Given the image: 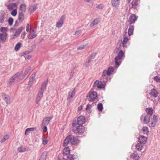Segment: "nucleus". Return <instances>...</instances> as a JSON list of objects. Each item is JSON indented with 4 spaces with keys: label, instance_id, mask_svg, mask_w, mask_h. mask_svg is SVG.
Wrapping results in <instances>:
<instances>
[{
    "label": "nucleus",
    "instance_id": "1",
    "mask_svg": "<svg viewBox=\"0 0 160 160\" xmlns=\"http://www.w3.org/2000/svg\"><path fill=\"white\" fill-rule=\"evenodd\" d=\"M69 142L72 144H76L79 142V141L76 137L73 135H69L64 140L63 144V146H67Z\"/></svg>",
    "mask_w": 160,
    "mask_h": 160
},
{
    "label": "nucleus",
    "instance_id": "2",
    "mask_svg": "<svg viewBox=\"0 0 160 160\" xmlns=\"http://www.w3.org/2000/svg\"><path fill=\"white\" fill-rule=\"evenodd\" d=\"M72 125L73 127V131L74 133L80 134L84 132L85 128L82 125L76 124V122L72 123Z\"/></svg>",
    "mask_w": 160,
    "mask_h": 160
},
{
    "label": "nucleus",
    "instance_id": "3",
    "mask_svg": "<svg viewBox=\"0 0 160 160\" xmlns=\"http://www.w3.org/2000/svg\"><path fill=\"white\" fill-rule=\"evenodd\" d=\"M124 53L122 50H120L118 55L115 58V62L116 65H119L121 62V59L124 55Z\"/></svg>",
    "mask_w": 160,
    "mask_h": 160
},
{
    "label": "nucleus",
    "instance_id": "4",
    "mask_svg": "<svg viewBox=\"0 0 160 160\" xmlns=\"http://www.w3.org/2000/svg\"><path fill=\"white\" fill-rule=\"evenodd\" d=\"M97 96V92L95 91H90L87 96L89 100L93 101L94 100Z\"/></svg>",
    "mask_w": 160,
    "mask_h": 160
},
{
    "label": "nucleus",
    "instance_id": "5",
    "mask_svg": "<svg viewBox=\"0 0 160 160\" xmlns=\"http://www.w3.org/2000/svg\"><path fill=\"white\" fill-rule=\"evenodd\" d=\"M105 82L104 81H100L98 80H96L94 83L93 86L94 87H97L98 88H102L105 87Z\"/></svg>",
    "mask_w": 160,
    "mask_h": 160
},
{
    "label": "nucleus",
    "instance_id": "6",
    "mask_svg": "<svg viewBox=\"0 0 160 160\" xmlns=\"http://www.w3.org/2000/svg\"><path fill=\"white\" fill-rule=\"evenodd\" d=\"M76 92V89L75 88H73L69 92L67 99V102H70L71 99L74 97Z\"/></svg>",
    "mask_w": 160,
    "mask_h": 160
},
{
    "label": "nucleus",
    "instance_id": "7",
    "mask_svg": "<svg viewBox=\"0 0 160 160\" xmlns=\"http://www.w3.org/2000/svg\"><path fill=\"white\" fill-rule=\"evenodd\" d=\"M138 17H136L135 15H132L129 17L128 22L130 24H134L137 20Z\"/></svg>",
    "mask_w": 160,
    "mask_h": 160
},
{
    "label": "nucleus",
    "instance_id": "8",
    "mask_svg": "<svg viewBox=\"0 0 160 160\" xmlns=\"http://www.w3.org/2000/svg\"><path fill=\"white\" fill-rule=\"evenodd\" d=\"M65 18V15H62L60 18V20L56 24V27L60 28L62 27L63 23V21Z\"/></svg>",
    "mask_w": 160,
    "mask_h": 160
},
{
    "label": "nucleus",
    "instance_id": "9",
    "mask_svg": "<svg viewBox=\"0 0 160 160\" xmlns=\"http://www.w3.org/2000/svg\"><path fill=\"white\" fill-rule=\"evenodd\" d=\"M85 122V118L83 116H81L78 118L77 122L76 123V124L82 125Z\"/></svg>",
    "mask_w": 160,
    "mask_h": 160
},
{
    "label": "nucleus",
    "instance_id": "10",
    "mask_svg": "<svg viewBox=\"0 0 160 160\" xmlns=\"http://www.w3.org/2000/svg\"><path fill=\"white\" fill-rule=\"evenodd\" d=\"M21 73L18 72L16 74L13 75L9 80L8 82L9 85H11L13 82V80L16 79L18 77L20 76Z\"/></svg>",
    "mask_w": 160,
    "mask_h": 160
},
{
    "label": "nucleus",
    "instance_id": "11",
    "mask_svg": "<svg viewBox=\"0 0 160 160\" xmlns=\"http://www.w3.org/2000/svg\"><path fill=\"white\" fill-rule=\"evenodd\" d=\"M7 7L9 11H11L15 9H17V5L14 3H10L7 6Z\"/></svg>",
    "mask_w": 160,
    "mask_h": 160
},
{
    "label": "nucleus",
    "instance_id": "12",
    "mask_svg": "<svg viewBox=\"0 0 160 160\" xmlns=\"http://www.w3.org/2000/svg\"><path fill=\"white\" fill-rule=\"evenodd\" d=\"M147 140V138L143 135H140L138 138V141L141 143H145Z\"/></svg>",
    "mask_w": 160,
    "mask_h": 160
},
{
    "label": "nucleus",
    "instance_id": "13",
    "mask_svg": "<svg viewBox=\"0 0 160 160\" xmlns=\"http://www.w3.org/2000/svg\"><path fill=\"white\" fill-rule=\"evenodd\" d=\"M158 94V93L157 91L154 89H152L151 90L149 94L151 96V97H154V98H156Z\"/></svg>",
    "mask_w": 160,
    "mask_h": 160
},
{
    "label": "nucleus",
    "instance_id": "14",
    "mask_svg": "<svg viewBox=\"0 0 160 160\" xmlns=\"http://www.w3.org/2000/svg\"><path fill=\"white\" fill-rule=\"evenodd\" d=\"M24 29V28L23 27H21L18 28L15 32L13 38H14L18 37L21 33V32Z\"/></svg>",
    "mask_w": 160,
    "mask_h": 160
},
{
    "label": "nucleus",
    "instance_id": "15",
    "mask_svg": "<svg viewBox=\"0 0 160 160\" xmlns=\"http://www.w3.org/2000/svg\"><path fill=\"white\" fill-rule=\"evenodd\" d=\"M2 98L5 101L7 104H10V97L8 95L4 94L2 95Z\"/></svg>",
    "mask_w": 160,
    "mask_h": 160
},
{
    "label": "nucleus",
    "instance_id": "16",
    "mask_svg": "<svg viewBox=\"0 0 160 160\" xmlns=\"http://www.w3.org/2000/svg\"><path fill=\"white\" fill-rule=\"evenodd\" d=\"M52 118V117H46L43 120L42 124L43 125H48L49 123L50 120Z\"/></svg>",
    "mask_w": 160,
    "mask_h": 160
},
{
    "label": "nucleus",
    "instance_id": "17",
    "mask_svg": "<svg viewBox=\"0 0 160 160\" xmlns=\"http://www.w3.org/2000/svg\"><path fill=\"white\" fill-rule=\"evenodd\" d=\"M30 34L28 35V38L29 39H32L35 38L37 36V34H36V32L34 31V30H30Z\"/></svg>",
    "mask_w": 160,
    "mask_h": 160
},
{
    "label": "nucleus",
    "instance_id": "18",
    "mask_svg": "<svg viewBox=\"0 0 160 160\" xmlns=\"http://www.w3.org/2000/svg\"><path fill=\"white\" fill-rule=\"evenodd\" d=\"M7 34L6 33H0V39L1 42L4 43L6 39Z\"/></svg>",
    "mask_w": 160,
    "mask_h": 160
},
{
    "label": "nucleus",
    "instance_id": "19",
    "mask_svg": "<svg viewBox=\"0 0 160 160\" xmlns=\"http://www.w3.org/2000/svg\"><path fill=\"white\" fill-rule=\"evenodd\" d=\"M43 92L40 91L38 93L36 98V103H38L39 102L40 100L42 97Z\"/></svg>",
    "mask_w": 160,
    "mask_h": 160
},
{
    "label": "nucleus",
    "instance_id": "20",
    "mask_svg": "<svg viewBox=\"0 0 160 160\" xmlns=\"http://www.w3.org/2000/svg\"><path fill=\"white\" fill-rule=\"evenodd\" d=\"M143 118V122L145 124L148 123L150 121V116L148 115H146L145 117H143L142 116L141 117V118L142 119Z\"/></svg>",
    "mask_w": 160,
    "mask_h": 160
},
{
    "label": "nucleus",
    "instance_id": "21",
    "mask_svg": "<svg viewBox=\"0 0 160 160\" xmlns=\"http://www.w3.org/2000/svg\"><path fill=\"white\" fill-rule=\"evenodd\" d=\"M129 38L125 36L124 35V36L122 42V44L123 47H126L127 46V43L129 41Z\"/></svg>",
    "mask_w": 160,
    "mask_h": 160
},
{
    "label": "nucleus",
    "instance_id": "22",
    "mask_svg": "<svg viewBox=\"0 0 160 160\" xmlns=\"http://www.w3.org/2000/svg\"><path fill=\"white\" fill-rule=\"evenodd\" d=\"M111 3L113 6L117 7L119 5L120 0H111Z\"/></svg>",
    "mask_w": 160,
    "mask_h": 160
},
{
    "label": "nucleus",
    "instance_id": "23",
    "mask_svg": "<svg viewBox=\"0 0 160 160\" xmlns=\"http://www.w3.org/2000/svg\"><path fill=\"white\" fill-rule=\"evenodd\" d=\"M100 22V20L99 18H96L94 19L92 23H91L90 26L91 27H93L95 25L97 24Z\"/></svg>",
    "mask_w": 160,
    "mask_h": 160
},
{
    "label": "nucleus",
    "instance_id": "24",
    "mask_svg": "<svg viewBox=\"0 0 160 160\" xmlns=\"http://www.w3.org/2000/svg\"><path fill=\"white\" fill-rule=\"evenodd\" d=\"M139 0H133L131 2L132 7L133 8H136L139 4Z\"/></svg>",
    "mask_w": 160,
    "mask_h": 160
},
{
    "label": "nucleus",
    "instance_id": "25",
    "mask_svg": "<svg viewBox=\"0 0 160 160\" xmlns=\"http://www.w3.org/2000/svg\"><path fill=\"white\" fill-rule=\"evenodd\" d=\"M134 29V28L133 26H131L129 27L128 32V34L129 36H130L133 34Z\"/></svg>",
    "mask_w": 160,
    "mask_h": 160
},
{
    "label": "nucleus",
    "instance_id": "26",
    "mask_svg": "<svg viewBox=\"0 0 160 160\" xmlns=\"http://www.w3.org/2000/svg\"><path fill=\"white\" fill-rule=\"evenodd\" d=\"M70 149L68 147L65 148L63 150V153L64 155H67L69 153Z\"/></svg>",
    "mask_w": 160,
    "mask_h": 160
},
{
    "label": "nucleus",
    "instance_id": "27",
    "mask_svg": "<svg viewBox=\"0 0 160 160\" xmlns=\"http://www.w3.org/2000/svg\"><path fill=\"white\" fill-rule=\"evenodd\" d=\"M24 15L22 12H19L18 15V19L20 22H22L24 18Z\"/></svg>",
    "mask_w": 160,
    "mask_h": 160
},
{
    "label": "nucleus",
    "instance_id": "28",
    "mask_svg": "<svg viewBox=\"0 0 160 160\" xmlns=\"http://www.w3.org/2000/svg\"><path fill=\"white\" fill-rule=\"evenodd\" d=\"M28 150V148L23 147L22 146L18 148V151L19 152H23L26 151Z\"/></svg>",
    "mask_w": 160,
    "mask_h": 160
},
{
    "label": "nucleus",
    "instance_id": "29",
    "mask_svg": "<svg viewBox=\"0 0 160 160\" xmlns=\"http://www.w3.org/2000/svg\"><path fill=\"white\" fill-rule=\"evenodd\" d=\"M146 111L147 114L150 115V116H151L153 113V110L152 108H146Z\"/></svg>",
    "mask_w": 160,
    "mask_h": 160
},
{
    "label": "nucleus",
    "instance_id": "30",
    "mask_svg": "<svg viewBox=\"0 0 160 160\" xmlns=\"http://www.w3.org/2000/svg\"><path fill=\"white\" fill-rule=\"evenodd\" d=\"M47 84V82H44L42 84V87L41 88L40 91L42 92L44 91V90L46 89V86Z\"/></svg>",
    "mask_w": 160,
    "mask_h": 160
},
{
    "label": "nucleus",
    "instance_id": "31",
    "mask_svg": "<svg viewBox=\"0 0 160 160\" xmlns=\"http://www.w3.org/2000/svg\"><path fill=\"white\" fill-rule=\"evenodd\" d=\"M142 147L143 145H142L139 143H138L136 145V149L139 151H140L142 150Z\"/></svg>",
    "mask_w": 160,
    "mask_h": 160
},
{
    "label": "nucleus",
    "instance_id": "32",
    "mask_svg": "<svg viewBox=\"0 0 160 160\" xmlns=\"http://www.w3.org/2000/svg\"><path fill=\"white\" fill-rule=\"evenodd\" d=\"M21 46V43L20 42H18L15 46L14 48V50L16 51H18Z\"/></svg>",
    "mask_w": 160,
    "mask_h": 160
},
{
    "label": "nucleus",
    "instance_id": "33",
    "mask_svg": "<svg viewBox=\"0 0 160 160\" xmlns=\"http://www.w3.org/2000/svg\"><path fill=\"white\" fill-rule=\"evenodd\" d=\"M9 138V136L8 135H6L4 136L2 138L1 140V142L3 143L5 142L6 140L8 139Z\"/></svg>",
    "mask_w": 160,
    "mask_h": 160
},
{
    "label": "nucleus",
    "instance_id": "34",
    "mask_svg": "<svg viewBox=\"0 0 160 160\" xmlns=\"http://www.w3.org/2000/svg\"><path fill=\"white\" fill-rule=\"evenodd\" d=\"M20 9L22 12H25L26 10V5L24 4H22L20 6Z\"/></svg>",
    "mask_w": 160,
    "mask_h": 160
},
{
    "label": "nucleus",
    "instance_id": "35",
    "mask_svg": "<svg viewBox=\"0 0 160 160\" xmlns=\"http://www.w3.org/2000/svg\"><path fill=\"white\" fill-rule=\"evenodd\" d=\"M142 131L144 134H148V128L147 127H144L142 129Z\"/></svg>",
    "mask_w": 160,
    "mask_h": 160
},
{
    "label": "nucleus",
    "instance_id": "36",
    "mask_svg": "<svg viewBox=\"0 0 160 160\" xmlns=\"http://www.w3.org/2000/svg\"><path fill=\"white\" fill-rule=\"evenodd\" d=\"M114 70V68L111 67H109L108 68V69L107 70V71L109 73V75L111 74L113 72Z\"/></svg>",
    "mask_w": 160,
    "mask_h": 160
},
{
    "label": "nucleus",
    "instance_id": "37",
    "mask_svg": "<svg viewBox=\"0 0 160 160\" xmlns=\"http://www.w3.org/2000/svg\"><path fill=\"white\" fill-rule=\"evenodd\" d=\"M151 120L157 123L158 121V116L156 115H154L153 117V118L151 119Z\"/></svg>",
    "mask_w": 160,
    "mask_h": 160
},
{
    "label": "nucleus",
    "instance_id": "38",
    "mask_svg": "<svg viewBox=\"0 0 160 160\" xmlns=\"http://www.w3.org/2000/svg\"><path fill=\"white\" fill-rule=\"evenodd\" d=\"M17 13V9H15L12 10L11 14L12 16L15 17L16 16Z\"/></svg>",
    "mask_w": 160,
    "mask_h": 160
},
{
    "label": "nucleus",
    "instance_id": "39",
    "mask_svg": "<svg viewBox=\"0 0 160 160\" xmlns=\"http://www.w3.org/2000/svg\"><path fill=\"white\" fill-rule=\"evenodd\" d=\"M97 108L99 111H102L103 109L102 104L101 103L98 104V105Z\"/></svg>",
    "mask_w": 160,
    "mask_h": 160
},
{
    "label": "nucleus",
    "instance_id": "40",
    "mask_svg": "<svg viewBox=\"0 0 160 160\" xmlns=\"http://www.w3.org/2000/svg\"><path fill=\"white\" fill-rule=\"evenodd\" d=\"M109 75V73L108 72L107 70H104L102 74V77H104L106 75Z\"/></svg>",
    "mask_w": 160,
    "mask_h": 160
},
{
    "label": "nucleus",
    "instance_id": "41",
    "mask_svg": "<svg viewBox=\"0 0 160 160\" xmlns=\"http://www.w3.org/2000/svg\"><path fill=\"white\" fill-rule=\"evenodd\" d=\"M4 15L3 14H1L0 15V23H2L4 20Z\"/></svg>",
    "mask_w": 160,
    "mask_h": 160
},
{
    "label": "nucleus",
    "instance_id": "42",
    "mask_svg": "<svg viewBox=\"0 0 160 160\" xmlns=\"http://www.w3.org/2000/svg\"><path fill=\"white\" fill-rule=\"evenodd\" d=\"M37 9L36 6H31L30 7L29 10L31 12H33L34 11L36 10Z\"/></svg>",
    "mask_w": 160,
    "mask_h": 160
},
{
    "label": "nucleus",
    "instance_id": "43",
    "mask_svg": "<svg viewBox=\"0 0 160 160\" xmlns=\"http://www.w3.org/2000/svg\"><path fill=\"white\" fill-rule=\"evenodd\" d=\"M0 31L3 33H6V32L7 31V29L6 27H2L0 28Z\"/></svg>",
    "mask_w": 160,
    "mask_h": 160
},
{
    "label": "nucleus",
    "instance_id": "44",
    "mask_svg": "<svg viewBox=\"0 0 160 160\" xmlns=\"http://www.w3.org/2000/svg\"><path fill=\"white\" fill-rule=\"evenodd\" d=\"M13 22V20L12 18L10 17L8 19V22L9 24L10 25H11L12 24Z\"/></svg>",
    "mask_w": 160,
    "mask_h": 160
},
{
    "label": "nucleus",
    "instance_id": "45",
    "mask_svg": "<svg viewBox=\"0 0 160 160\" xmlns=\"http://www.w3.org/2000/svg\"><path fill=\"white\" fill-rule=\"evenodd\" d=\"M140 158V156L138 154H134L133 159L135 160H139Z\"/></svg>",
    "mask_w": 160,
    "mask_h": 160
},
{
    "label": "nucleus",
    "instance_id": "46",
    "mask_svg": "<svg viewBox=\"0 0 160 160\" xmlns=\"http://www.w3.org/2000/svg\"><path fill=\"white\" fill-rule=\"evenodd\" d=\"M85 46H86L85 45H82L77 47V49L78 50H81L85 48Z\"/></svg>",
    "mask_w": 160,
    "mask_h": 160
},
{
    "label": "nucleus",
    "instance_id": "47",
    "mask_svg": "<svg viewBox=\"0 0 160 160\" xmlns=\"http://www.w3.org/2000/svg\"><path fill=\"white\" fill-rule=\"evenodd\" d=\"M154 79L157 82H160V77L156 76L154 77Z\"/></svg>",
    "mask_w": 160,
    "mask_h": 160
},
{
    "label": "nucleus",
    "instance_id": "48",
    "mask_svg": "<svg viewBox=\"0 0 160 160\" xmlns=\"http://www.w3.org/2000/svg\"><path fill=\"white\" fill-rule=\"evenodd\" d=\"M156 123H157L156 122L151 120V127L153 128L156 125Z\"/></svg>",
    "mask_w": 160,
    "mask_h": 160
},
{
    "label": "nucleus",
    "instance_id": "49",
    "mask_svg": "<svg viewBox=\"0 0 160 160\" xmlns=\"http://www.w3.org/2000/svg\"><path fill=\"white\" fill-rule=\"evenodd\" d=\"M68 158L69 160H74V156L72 155H69Z\"/></svg>",
    "mask_w": 160,
    "mask_h": 160
},
{
    "label": "nucleus",
    "instance_id": "50",
    "mask_svg": "<svg viewBox=\"0 0 160 160\" xmlns=\"http://www.w3.org/2000/svg\"><path fill=\"white\" fill-rule=\"evenodd\" d=\"M96 55V53H93L89 56V58L91 59H93Z\"/></svg>",
    "mask_w": 160,
    "mask_h": 160
},
{
    "label": "nucleus",
    "instance_id": "51",
    "mask_svg": "<svg viewBox=\"0 0 160 160\" xmlns=\"http://www.w3.org/2000/svg\"><path fill=\"white\" fill-rule=\"evenodd\" d=\"M31 69V68L30 67H28L27 69V70L25 71V72L24 74H25V75L24 76L26 75L28 73L29 71Z\"/></svg>",
    "mask_w": 160,
    "mask_h": 160
},
{
    "label": "nucleus",
    "instance_id": "52",
    "mask_svg": "<svg viewBox=\"0 0 160 160\" xmlns=\"http://www.w3.org/2000/svg\"><path fill=\"white\" fill-rule=\"evenodd\" d=\"M46 155H42L41 156L39 160H46Z\"/></svg>",
    "mask_w": 160,
    "mask_h": 160
},
{
    "label": "nucleus",
    "instance_id": "53",
    "mask_svg": "<svg viewBox=\"0 0 160 160\" xmlns=\"http://www.w3.org/2000/svg\"><path fill=\"white\" fill-rule=\"evenodd\" d=\"M42 144L44 145L48 143V140L46 139H43Z\"/></svg>",
    "mask_w": 160,
    "mask_h": 160
},
{
    "label": "nucleus",
    "instance_id": "54",
    "mask_svg": "<svg viewBox=\"0 0 160 160\" xmlns=\"http://www.w3.org/2000/svg\"><path fill=\"white\" fill-rule=\"evenodd\" d=\"M97 8H98L102 9L103 8V6L102 4H99L97 6Z\"/></svg>",
    "mask_w": 160,
    "mask_h": 160
},
{
    "label": "nucleus",
    "instance_id": "55",
    "mask_svg": "<svg viewBox=\"0 0 160 160\" xmlns=\"http://www.w3.org/2000/svg\"><path fill=\"white\" fill-rule=\"evenodd\" d=\"M30 131H33L36 130L37 129V128L36 127L33 128H29Z\"/></svg>",
    "mask_w": 160,
    "mask_h": 160
},
{
    "label": "nucleus",
    "instance_id": "56",
    "mask_svg": "<svg viewBox=\"0 0 160 160\" xmlns=\"http://www.w3.org/2000/svg\"><path fill=\"white\" fill-rule=\"evenodd\" d=\"M45 125H44L43 128V132H46L47 130V127Z\"/></svg>",
    "mask_w": 160,
    "mask_h": 160
},
{
    "label": "nucleus",
    "instance_id": "57",
    "mask_svg": "<svg viewBox=\"0 0 160 160\" xmlns=\"http://www.w3.org/2000/svg\"><path fill=\"white\" fill-rule=\"evenodd\" d=\"M29 30V24H27L26 27V30L27 32H28Z\"/></svg>",
    "mask_w": 160,
    "mask_h": 160
},
{
    "label": "nucleus",
    "instance_id": "58",
    "mask_svg": "<svg viewBox=\"0 0 160 160\" xmlns=\"http://www.w3.org/2000/svg\"><path fill=\"white\" fill-rule=\"evenodd\" d=\"M81 32V31L80 30H78L76 31L75 32V34L76 35H78L79 34H80Z\"/></svg>",
    "mask_w": 160,
    "mask_h": 160
},
{
    "label": "nucleus",
    "instance_id": "59",
    "mask_svg": "<svg viewBox=\"0 0 160 160\" xmlns=\"http://www.w3.org/2000/svg\"><path fill=\"white\" fill-rule=\"evenodd\" d=\"M90 107L91 105L90 104H88L87 106L86 109L87 110L89 109H90Z\"/></svg>",
    "mask_w": 160,
    "mask_h": 160
},
{
    "label": "nucleus",
    "instance_id": "60",
    "mask_svg": "<svg viewBox=\"0 0 160 160\" xmlns=\"http://www.w3.org/2000/svg\"><path fill=\"white\" fill-rule=\"evenodd\" d=\"M82 108V105L80 106L78 108V111H79L81 110Z\"/></svg>",
    "mask_w": 160,
    "mask_h": 160
},
{
    "label": "nucleus",
    "instance_id": "61",
    "mask_svg": "<svg viewBox=\"0 0 160 160\" xmlns=\"http://www.w3.org/2000/svg\"><path fill=\"white\" fill-rule=\"evenodd\" d=\"M29 131H30L29 128L26 129L25 130V134L26 135L27 132Z\"/></svg>",
    "mask_w": 160,
    "mask_h": 160
},
{
    "label": "nucleus",
    "instance_id": "62",
    "mask_svg": "<svg viewBox=\"0 0 160 160\" xmlns=\"http://www.w3.org/2000/svg\"><path fill=\"white\" fill-rule=\"evenodd\" d=\"M85 2H89L90 1V0H84Z\"/></svg>",
    "mask_w": 160,
    "mask_h": 160
},
{
    "label": "nucleus",
    "instance_id": "63",
    "mask_svg": "<svg viewBox=\"0 0 160 160\" xmlns=\"http://www.w3.org/2000/svg\"><path fill=\"white\" fill-rule=\"evenodd\" d=\"M120 48V46L118 47H117L116 48V49H117V50H118Z\"/></svg>",
    "mask_w": 160,
    "mask_h": 160
},
{
    "label": "nucleus",
    "instance_id": "64",
    "mask_svg": "<svg viewBox=\"0 0 160 160\" xmlns=\"http://www.w3.org/2000/svg\"><path fill=\"white\" fill-rule=\"evenodd\" d=\"M60 160H67L66 159L64 158H62L60 159Z\"/></svg>",
    "mask_w": 160,
    "mask_h": 160
}]
</instances>
